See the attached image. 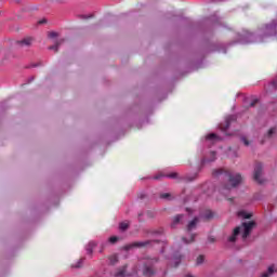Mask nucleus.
Returning <instances> with one entry per match:
<instances>
[{
    "label": "nucleus",
    "instance_id": "1",
    "mask_svg": "<svg viewBox=\"0 0 277 277\" xmlns=\"http://www.w3.org/2000/svg\"><path fill=\"white\" fill-rule=\"evenodd\" d=\"M213 176L224 180L221 189V194H223V196H226V193H228L233 188L238 187V185H240L242 181L241 174L235 173L232 170L226 169L215 170L213 172Z\"/></svg>",
    "mask_w": 277,
    "mask_h": 277
},
{
    "label": "nucleus",
    "instance_id": "2",
    "mask_svg": "<svg viewBox=\"0 0 277 277\" xmlns=\"http://www.w3.org/2000/svg\"><path fill=\"white\" fill-rule=\"evenodd\" d=\"M254 226H256V223L254 221H249V222H245L242 223L241 227H236L234 229V233L232 236L228 237V241L229 243H235V241H237V237L238 235L241 234L242 232V239H248L250 233H252V229L254 228Z\"/></svg>",
    "mask_w": 277,
    "mask_h": 277
},
{
    "label": "nucleus",
    "instance_id": "3",
    "mask_svg": "<svg viewBox=\"0 0 277 277\" xmlns=\"http://www.w3.org/2000/svg\"><path fill=\"white\" fill-rule=\"evenodd\" d=\"M155 263H157V259H146L140 261V265H143V275L146 277L155 276Z\"/></svg>",
    "mask_w": 277,
    "mask_h": 277
},
{
    "label": "nucleus",
    "instance_id": "4",
    "mask_svg": "<svg viewBox=\"0 0 277 277\" xmlns=\"http://www.w3.org/2000/svg\"><path fill=\"white\" fill-rule=\"evenodd\" d=\"M236 120H237V116L230 115L225 119L224 122L219 124V129H221V131H223V133H226V131H228V129H230V123L235 122Z\"/></svg>",
    "mask_w": 277,
    "mask_h": 277
},
{
    "label": "nucleus",
    "instance_id": "5",
    "mask_svg": "<svg viewBox=\"0 0 277 277\" xmlns=\"http://www.w3.org/2000/svg\"><path fill=\"white\" fill-rule=\"evenodd\" d=\"M154 179H155V181H159L161 179L176 180V179H180V177H179V173H176V172L168 173V172H164V171H160L156 175H154Z\"/></svg>",
    "mask_w": 277,
    "mask_h": 277
},
{
    "label": "nucleus",
    "instance_id": "6",
    "mask_svg": "<svg viewBox=\"0 0 277 277\" xmlns=\"http://www.w3.org/2000/svg\"><path fill=\"white\" fill-rule=\"evenodd\" d=\"M261 174H263V163L256 162L253 174V179L256 181V183H263V180H261Z\"/></svg>",
    "mask_w": 277,
    "mask_h": 277
},
{
    "label": "nucleus",
    "instance_id": "7",
    "mask_svg": "<svg viewBox=\"0 0 277 277\" xmlns=\"http://www.w3.org/2000/svg\"><path fill=\"white\" fill-rule=\"evenodd\" d=\"M221 140H222V137H220L215 133H211L206 136V142H207L208 146H211V144H215V142H220Z\"/></svg>",
    "mask_w": 277,
    "mask_h": 277
},
{
    "label": "nucleus",
    "instance_id": "8",
    "mask_svg": "<svg viewBox=\"0 0 277 277\" xmlns=\"http://www.w3.org/2000/svg\"><path fill=\"white\" fill-rule=\"evenodd\" d=\"M200 217H203V220H211L213 219V211L205 210L200 213Z\"/></svg>",
    "mask_w": 277,
    "mask_h": 277
},
{
    "label": "nucleus",
    "instance_id": "9",
    "mask_svg": "<svg viewBox=\"0 0 277 277\" xmlns=\"http://www.w3.org/2000/svg\"><path fill=\"white\" fill-rule=\"evenodd\" d=\"M199 222L198 217H195L193 221H190L187 225V230L188 233H192V230H194V228H196L197 224Z\"/></svg>",
    "mask_w": 277,
    "mask_h": 277
},
{
    "label": "nucleus",
    "instance_id": "10",
    "mask_svg": "<svg viewBox=\"0 0 277 277\" xmlns=\"http://www.w3.org/2000/svg\"><path fill=\"white\" fill-rule=\"evenodd\" d=\"M96 248V242L95 241H90L88 245H87V254H90L92 255V252H94V249Z\"/></svg>",
    "mask_w": 277,
    "mask_h": 277
},
{
    "label": "nucleus",
    "instance_id": "11",
    "mask_svg": "<svg viewBox=\"0 0 277 277\" xmlns=\"http://www.w3.org/2000/svg\"><path fill=\"white\" fill-rule=\"evenodd\" d=\"M31 42H34V38L28 37L23 39L22 41H18V44H21L22 47H29Z\"/></svg>",
    "mask_w": 277,
    "mask_h": 277
},
{
    "label": "nucleus",
    "instance_id": "12",
    "mask_svg": "<svg viewBox=\"0 0 277 277\" xmlns=\"http://www.w3.org/2000/svg\"><path fill=\"white\" fill-rule=\"evenodd\" d=\"M181 220H183V214L176 215L171 224V228H176V224H181Z\"/></svg>",
    "mask_w": 277,
    "mask_h": 277
},
{
    "label": "nucleus",
    "instance_id": "13",
    "mask_svg": "<svg viewBox=\"0 0 277 277\" xmlns=\"http://www.w3.org/2000/svg\"><path fill=\"white\" fill-rule=\"evenodd\" d=\"M85 261L84 258H81L78 260L77 264H71V269H80V267H83V262Z\"/></svg>",
    "mask_w": 277,
    "mask_h": 277
},
{
    "label": "nucleus",
    "instance_id": "14",
    "mask_svg": "<svg viewBox=\"0 0 277 277\" xmlns=\"http://www.w3.org/2000/svg\"><path fill=\"white\" fill-rule=\"evenodd\" d=\"M127 276V266H122L119 271L115 274V277H126Z\"/></svg>",
    "mask_w": 277,
    "mask_h": 277
},
{
    "label": "nucleus",
    "instance_id": "15",
    "mask_svg": "<svg viewBox=\"0 0 277 277\" xmlns=\"http://www.w3.org/2000/svg\"><path fill=\"white\" fill-rule=\"evenodd\" d=\"M216 153L215 151H211L210 153V159H206V158H203L202 160H201V163H202V166H205V163H207V161H215V157H216Z\"/></svg>",
    "mask_w": 277,
    "mask_h": 277
},
{
    "label": "nucleus",
    "instance_id": "16",
    "mask_svg": "<svg viewBox=\"0 0 277 277\" xmlns=\"http://www.w3.org/2000/svg\"><path fill=\"white\" fill-rule=\"evenodd\" d=\"M148 243H150V241L134 242L132 248H144L145 246H148Z\"/></svg>",
    "mask_w": 277,
    "mask_h": 277
},
{
    "label": "nucleus",
    "instance_id": "17",
    "mask_svg": "<svg viewBox=\"0 0 277 277\" xmlns=\"http://www.w3.org/2000/svg\"><path fill=\"white\" fill-rule=\"evenodd\" d=\"M62 44V41H57L54 45H50V51H55L57 53V50L60 49V45Z\"/></svg>",
    "mask_w": 277,
    "mask_h": 277
},
{
    "label": "nucleus",
    "instance_id": "18",
    "mask_svg": "<svg viewBox=\"0 0 277 277\" xmlns=\"http://www.w3.org/2000/svg\"><path fill=\"white\" fill-rule=\"evenodd\" d=\"M238 215H240V217H245V220H250L252 217V214H249L247 212H239Z\"/></svg>",
    "mask_w": 277,
    "mask_h": 277
},
{
    "label": "nucleus",
    "instance_id": "19",
    "mask_svg": "<svg viewBox=\"0 0 277 277\" xmlns=\"http://www.w3.org/2000/svg\"><path fill=\"white\" fill-rule=\"evenodd\" d=\"M184 243H192L196 239V235H190V238L187 239L186 237L182 238Z\"/></svg>",
    "mask_w": 277,
    "mask_h": 277
},
{
    "label": "nucleus",
    "instance_id": "20",
    "mask_svg": "<svg viewBox=\"0 0 277 277\" xmlns=\"http://www.w3.org/2000/svg\"><path fill=\"white\" fill-rule=\"evenodd\" d=\"M119 228H120V230H127V228H129V222H121L120 224H119Z\"/></svg>",
    "mask_w": 277,
    "mask_h": 277
},
{
    "label": "nucleus",
    "instance_id": "21",
    "mask_svg": "<svg viewBox=\"0 0 277 277\" xmlns=\"http://www.w3.org/2000/svg\"><path fill=\"white\" fill-rule=\"evenodd\" d=\"M269 274H274V266H269L268 273H263L261 277H269Z\"/></svg>",
    "mask_w": 277,
    "mask_h": 277
},
{
    "label": "nucleus",
    "instance_id": "22",
    "mask_svg": "<svg viewBox=\"0 0 277 277\" xmlns=\"http://www.w3.org/2000/svg\"><path fill=\"white\" fill-rule=\"evenodd\" d=\"M110 261V265H116L117 261H118V255H111L109 258Z\"/></svg>",
    "mask_w": 277,
    "mask_h": 277
},
{
    "label": "nucleus",
    "instance_id": "23",
    "mask_svg": "<svg viewBox=\"0 0 277 277\" xmlns=\"http://www.w3.org/2000/svg\"><path fill=\"white\" fill-rule=\"evenodd\" d=\"M202 263H205V255H199L197 258V265H202Z\"/></svg>",
    "mask_w": 277,
    "mask_h": 277
},
{
    "label": "nucleus",
    "instance_id": "24",
    "mask_svg": "<svg viewBox=\"0 0 277 277\" xmlns=\"http://www.w3.org/2000/svg\"><path fill=\"white\" fill-rule=\"evenodd\" d=\"M170 193H164L160 195V198H162L163 200H170Z\"/></svg>",
    "mask_w": 277,
    "mask_h": 277
},
{
    "label": "nucleus",
    "instance_id": "25",
    "mask_svg": "<svg viewBox=\"0 0 277 277\" xmlns=\"http://www.w3.org/2000/svg\"><path fill=\"white\" fill-rule=\"evenodd\" d=\"M173 263H174V267H179V265H181V256L174 258Z\"/></svg>",
    "mask_w": 277,
    "mask_h": 277
},
{
    "label": "nucleus",
    "instance_id": "26",
    "mask_svg": "<svg viewBox=\"0 0 277 277\" xmlns=\"http://www.w3.org/2000/svg\"><path fill=\"white\" fill-rule=\"evenodd\" d=\"M109 243H116L118 241V237L116 236H111L109 239H108Z\"/></svg>",
    "mask_w": 277,
    "mask_h": 277
},
{
    "label": "nucleus",
    "instance_id": "27",
    "mask_svg": "<svg viewBox=\"0 0 277 277\" xmlns=\"http://www.w3.org/2000/svg\"><path fill=\"white\" fill-rule=\"evenodd\" d=\"M274 133H276V128H272V129L268 131L267 137H272V136L274 135Z\"/></svg>",
    "mask_w": 277,
    "mask_h": 277
},
{
    "label": "nucleus",
    "instance_id": "28",
    "mask_svg": "<svg viewBox=\"0 0 277 277\" xmlns=\"http://www.w3.org/2000/svg\"><path fill=\"white\" fill-rule=\"evenodd\" d=\"M49 38H57V32L51 31L48 34Z\"/></svg>",
    "mask_w": 277,
    "mask_h": 277
},
{
    "label": "nucleus",
    "instance_id": "29",
    "mask_svg": "<svg viewBox=\"0 0 277 277\" xmlns=\"http://www.w3.org/2000/svg\"><path fill=\"white\" fill-rule=\"evenodd\" d=\"M241 141L243 142L245 146H250V143L248 142V138L242 137Z\"/></svg>",
    "mask_w": 277,
    "mask_h": 277
},
{
    "label": "nucleus",
    "instance_id": "30",
    "mask_svg": "<svg viewBox=\"0 0 277 277\" xmlns=\"http://www.w3.org/2000/svg\"><path fill=\"white\" fill-rule=\"evenodd\" d=\"M256 103H259V100H253L251 103H250V107H254V105H256Z\"/></svg>",
    "mask_w": 277,
    "mask_h": 277
},
{
    "label": "nucleus",
    "instance_id": "31",
    "mask_svg": "<svg viewBox=\"0 0 277 277\" xmlns=\"http://www.w3.org/2000/svg\"><path fill=\"white\" fill-rule=\"evenodd\" d=\"M44 23H47V19L43 18V19L38 22V25H44Z\"/></svg>",
    "mask_w": 277,
    "mask_h": 277
},
{
    "label": "nucleus",
    "instance_id": "32",
    "mask_svg": "<svg viewBox=\"0 0 277 277\" xmlns=\"http://www.w3.org/2000/svg\"><path fill=\"white\" fill-rule=\"evenodd\" d=\"M81 18H92V15H81Z\"/></svg>",
    "mask_w": 277,
    "mask_h": 277
},
{
    "label": "nucleus",
    "instance_id": "33",
    "mask_svg": "<svg viewBox=\"0 0 277 277\" xmlns=\"http://www.w3.org/2000/svg\"><path fill=\"white\" fill-rule=\"evenodd\" d=\"M194 179H196V175H194V177H186L188 181H194Z\"/></svg>",
    "mask_w": 277,
    "mask_h": 277
},
{
    "label": "nucleus",
    "instance_id": "34",
    "mask_svg": "<svg viewBox=\"0 0 277 277\" xmlns=\"http://www.w3.org/2000/svg\"><path fill=\"white\" fill-rule=\"evenodd\" d=\"M209 240H210L211 242H214V241H215V240H214L213 238H211V237L209 238Z\"/></svg>",
    "mask_w": 277,
    "mask_h": 277
},
{
    "label": "nucleus",
    "instance_id": "35",
    "mask_svg": "<svg viewBox=\"0 0 277 277\" xmlns=\"http://www.w3.org/2000/svg\"><path fill=\"white\" fill-rule=\"evenodd\" d=\"M133 274H137V268H134V272H133Z\"/></svg>",
    "mask_w": 277,
    "mask_h": 277
},
{
    "label": "nucleus",
    "instance_id": "36",
    "mask_svg": "<svg viewBox=\"0 0 277 277\" xmlns=\"http://www.w3.org/2000/svg\"><path fill=\"white\" fill-rule=\"evenodd\" d=\"M185 277H193L192 275H186Z\"/></svg>",
    "mask_w": 277,
    "mask_h": 277
},
{
    "label": "nucleus",
    "instance_id": "37",
    "mask_svg": "<svg viewBox=\"0 0 277 277\" xmlns=\"http://www.w3.org/2000/svg\"><path fill=\"white\" fill-rule=\"evenodd\" d=\"M16 1V3H18V1H21V0H15Z\"/></svg>",
    "mask_w": 277,
    "mask_h": 277
},
{
    "label": "nucleus",
    "instance_id": "38",
    "mask_svg": "<svg viewBox=\"0 0 277 277\" xmlns=\"http://www.w3.org/2000/svg\"><path fill=\"white\" fill-rule=\"evenodd\" d=\"M141 198H144V195H142Z\"/></svg>",
    "mask_w": 277,
    "mask_h": 277
},
{
    "label": "nucleus",
    "instance_id": "39",
    "mask_svg": "<svg viewBox=\"0 0 277 277\" xmlns=\"http://www.w3.org/2000/svg\"><path fill=\"white\" fill-rule=\"evenodd\" d=\"M216 1H224V0H216Z\"/></svg>",
    "mask_w": 277,
    "mask_h": 277
}]
</instances>
